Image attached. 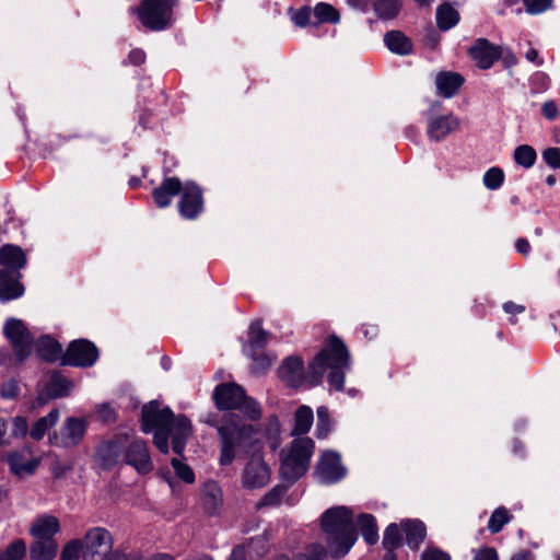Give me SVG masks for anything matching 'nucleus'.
Masks as SVG:
<instances>
[{"instance_id":"57","label":"nucleus","mask_w":560,"mask_h":560,"mask_svg":"<svg viewBox=\"0 0 560 560\" xmlns=\"http://www.w3.org/2000/svg\"><path fill=\"white\" fill-rule=\"evenodd\" d=\"M474 560H498V553L493 548H481L475 552Z\"/></svg>"},{"instance_id":"43","label":"nucleus","mask_w":560,"mask_h":560,"mask_svg":"<svg viewBox=\"0 0 560 560\" xmlns=\"http://www.w3.org/2000/svg\"><path fill=\"white\" fill-rule=\"evenodd\" d=\"M400 540L401 536L398 525L395 523L389 524L384 532L382 542L384 548L387 551H394V549L400 545Z\"/></svg>"},{"instance_id":"22","label":"nucleus","mask_w":560,"mask_h":560,"mask_svg":"<svg viewBox=\"0 0 560 560\" xmlns=\"http://www.w3.org/2000/svg\"><path fill=\"white\" fill-rule=\"evenodd\" d=\"M182 190V182L177 177H166L156 187L152 197L159 208H166L171 205L173 197L179 195Z\"/></svg>"},{"instance_id":"47","label":"nucleus","mask_w":560,"mask_h":560,"mask_svg":"<svg viewBox=\"0 0 560 560\" xmlns=\"http://www.w3.org/2000/svg\"><path fill=\"white\" fill-rule=\"evenodd\" d=\"M72 384L65 377L54 376L50 382V389L54 396L62 397L70 393Z\"/></svg>"},{"instance_id":"49","label":"nucleus","mask_w":560,"mask_h":560,"mask_svg":"<svg viewBox=\"0 0 560 560\" xmlns=\"http://www.w3.org/2000/svg\"><path fill=\"white\" fill-rule=\"evenodd\" d=\"M172 466L178 478H180L183 481L187 483H192L195 481V474L188 465L182 463L177 458H173Z\"/></svg>"},{"instance_id":"45","label":"nucleus","mask_w":560,"mask_h":560,"mask_svg":"<svg viewBox=\"0 0 560 560\" xmlns=\"http://www.w3.org/2000/svg\"><path fill=\"white\" fill-rule=\"evenodd\" d=\"M504 180V173L500 167H491L483 175V184L490 190L500 188Z\"/></svg>"},{"instance_id":"56","label":"nucleus","mask_w":560,"mask_h":560,"mask_svg":"<svg viewBox=\"0 0 560 560\" xmlns=\"http://www.w3.org/2000/svg\"><path fill=\"white\" fill-rule=\"evenodd\" d=\"M19 394V387L15 381H8L0 388L1 397L5 399H12L16 397Z\"/></svg>"},{"instance_id":"12","label":"nucleus","mask_w":560,"mask_h":560,"mask_svg":"<svg viewBox=\"0 0 560 560\" xmlns=\"http://www.w3.org/2000/svg\"><path fill=\"white\" fill-rule=\"evenodd\" d=\"M128 436L125 434L102 442L96 448V458L100 464L109 469L125 460Z\"/></svg>"},{"instance_id":"21","label":"nucleus","mask_w":560,"mask_h":560,"mask_svg":"<svg viewBox=\"0 0 560 560\" xmlns=\"http://www.w3.org/2000/svg\"><path fill=\"white\" fill-rule=\"evenodd\" d=\"M279 376L290 387H299L304 378V364L299 357H290L279 368Z\"/></svg>"},{"instance_id":"6","label":"nucleus","mask_w":560,"mask_h":560,"mask_svg":"<svg viewBox=\"0 0 560 560\" xmlns=\"http://www.w3.org/2000/svg\"><path fill=\"white\" fill-rule=\"evenodd\" d=\"M215 406L220 410L238 409L252 420L261 416L259 405L245 395L244 389L234 383H224L215 387L213 393Z\"/></svg>"},{"instance_id":"10","label":"nucleus","mask_w":560,"mask_h":560,"mask_svg":"<svg viewBox=\"0 0 560 560\" xmlns=\"http://www.w3.org/2000/svg\"><path fill=\"white\" fill-rule=\"evenodd\" d=\"M3 334L10 341L19 362H23L31 355L33 337L21 319H8L3 326Z\"/></svg>"},{"instance_id":"60","label":"nucleus","mask_w":560,"mask_h":560,"mask_svg":"<svg viewBox=\"0 0 560 560\" xmlns=\"http://www.w3.org/2000/svg\"><path fill=\"white\" fill-rule=\"evenodd\" d=\"M503 310L506 314H510L512 316L516 315V314H522L525 312V306L521 305V304H516L512 301H509V302H505L503 304Z\"/></svg>"},{"instance_id":"58","label":"nucleus","mask_w":560,"mask_h":560,"mask_svg":"<svg viewBox=\"0 0 560 560\" xmlns=\"http://www.w3.org/2000/svg\"><path fill=\"white\" fill-rule=\"evenodd\" d=\"M541 112L542 115L549 120H553L558 116L557 105L552 101L545 102L541 106Z\"/></svg>"},{"instance_id":"30","label":"nucleus","mask_w":560,"mask_h":560,"mask_svg":"<svg viewBox=\"0 0 560 560\" xmlns=\"http://www.w3.org/2000/svg\"><path fill=\"white\" fill-rule=\"evenodd\" d=\"M384 43L392 52L397 55L405 56L412 51L410 39L399 31L387 32L384 36Z\"/></svg>"},{"instance_id":"34","label":"nucleus","mask_w":560,"mask_h":560,"mask_svg":"<svg viewBox=\"0 0 560 560\" xmlns=\"http://www.w3.org/2000/svg\"><path fill=\"white\" fill-rule=\"evenodd\" d=\"M59 418V412L57 409L51 410L48 415L45 417L39 418L32 427L30 431V435L32 439L38 441L43 439L45 433L54 427Z\"/></svg>"},{"instance_id":"14","label":"nucleus","mask_w":560,"mask_h":560,"mask_svg":"<svg viewBox=\"0 0 560 560\" xmlns=\"http://www.w3.org/2000/svg\"><path fill=\"white\" fill-rule=\"evenodd\" d=\"M178 201L179 214L186 220H194L203 211L201 188L192 182L182 184Z\"/></svg>"},{"instance_id":"19","label":"nucleus","mask_w":560,"mask_h":560,"mask_svg":"<svg viewBox=\"0 0 560 560\" xmlns=\"http://www.w3.org/2000/svg\"><path fill=\"white\" fill-rule=\"evenodd\" d=\"M28 424L24 417L0 418V446H9L24 438Z\"/></svg>"},{"instance_id":"15","label":"nucleus","mask_w":560,"mask_h":560,"mask_svg":"<svg viewBox=\"0 0 560 560\" xmlns=\"http://www.w3.org/2000/svg\"><path fill=\"white\" fill-rule=\"evenodd\" d=\"M271 469L260 456H253L242 472V485L246 489H259L270 481Z\"/></svg>"},{"instance_id":"23","label":"nucleus","mask_w":560,"mask_h":560,"mask_svg":"<svg viewBox=\"0 0 560 560\" xmlns=\"http://www.w3.org/2000/svg\"><path fill=\"white\" fill-rule=\"evenodd\" d=\"M59 520L50 514L38 516L30 528V533L34 539H55L54 536L59 533Z\"/></svg>"},{"instance_id":"4","label":"nucleus","mask_w":560,"mask_h":560,"mask_svg":"<svg viewBox=\"0 0 560 560\" xmlns=\"http://www.w3.org/2000/svg\"><path fill=\"white\" fill-rule=\"evenodd\" d=\"M221 438L220 464L228 466L235 458L237 450H243L255 444L256 431L252 424H245L235 413L224 417L223 424L218 428Z\"/></svg>"},{"instance_id":"64","label":"nucleus","mask_w":560,"mask_h":560,"mask_svg":"<svg viewBox=\"0 0 560 560\" xmlns=\"http://www.w3.org/2000/svg\"><path fill=\"white\" fill-rule=\"evenodd\" d=\"M525 58L536 66H540L542 63V60L539 59L538 51L535 48H529L525 54Z\"/></svg>"},{"instance_id":"20","label":"nucleus","mask_w":560,"mask_h":560,"mask_svg":"<svg viewBox=\"0 0 560 560\" xmlns=\"http://www.w3.org/2000/svg\"><path fill=\"white\" fill-rule=\"evenodd\" d=\"M470 56L481 69H489L500 58L499 47L479 38L469 49Z\"/></svg>"},{"instance_id":"55","label":"nucleus","mask_w":560,"mask_h":560,"mask_svg":"<svg viewBox=\"0 0 560 560\" xmlns=\"http://www.w3.org/2000/svg\"><path fill=\"white\" fill-rule=\"evenodd\" d=\"M421 560H451V557L439 548L428 547L422 552Z\"/></svg>"},{"instance_id":"13","label":"nucleus","mask_w":560,"mask_h":560,"mask_svg":"<svg viewBox=\"0 0 560 560\" xmlns=\"http://www.w3.org/2000/svg\"><path fill=\"white\" fill-rule=\"evenodd\" d=\"M347 474L346 467L341 464L340 455L334 451L324 452L315 468L317 479L325 485L341 480Z\"/></svg>"},{"instance_id":"16","label":"nucleus","mask_w":560,"mask_h":560,"mask_svg":"<svg viewBox=\"0 0 560 560\" xmlns=\"http://www.w3.org/2000/svg\"><path fill=\"white\" fill-rule=\"evenodd\" d=\"M5 460L10 467V471L19 478L33 475L40 463L37 457L33 456L28 448L8 453Z\"/></svg>"},{"instance_id":"37","label":"nucleus","mask_w":560,"mask_h":560,"mask_svg":"<svg viewBox=\"0 0 560 560\" xmlns=\"http://www.w3.org/2000/svg\"><path fill=\"white\" fill-rule=\"evenodd\" d=\"M270 334L262 329L261 323L256 320L250 324L248 331V342L252 350L264 348L268 340Z\"/></svg>"},{"instance_id":"26","label":"nucleus","mask_w":560,"mask_h":560,"mask_svg":"<svg viewBox=\"0 0 560 560\" xmlns=\"http://www.w3.org/2000/svg\"><path fill=\"white\" fill-rule=\"evenodd\" d=\"M24 293V288L16 277L9 271L0 270V300L18 299Z\"/></svg>"},{"instance_id":"39","label":"nucleus","mask_w":560,"mask_h":560,"mask_svg":"<svg viewBox=\"0 0 560 560\" xmlns=\"http://www.w3.org/2000/svg\"><path fill=\"white\" fill-rule=\"evenodd\" d=\"M536 158V151L527 144L520 145L514 151V161L525 168L532 167L535 164Z\"/></svg>"},{"instance_id":"62","label":"nucleus","mask_w":560,"mask_h":560,"mask_svg":"<svg viewBox=\"0 0 560 560\" xmlns=\"http://www.w3.org/2000/svg\"><path fill=\"white\" fill-rule=\"evenodd\" d=\"M128 58H129L130 63L139 66L144 62L145 54L141 49H133L130 51Z\"/></svg>"},{"instance_id":"31","label":"nucleus","mask_w":560,"mask_h":560,"mask_svg":"<svg viewBox=\"0 0 560 560\" xmlns=\"http://www.w3.org/2000/svg\"><path fill=\"white\" fill-rule=\"evenodd\" d=\"M25 262V255L20 247L8 244L0 248V265L20 269Z\"/></svg>"},{"instance_id":"3","label":"nucleus","mask_w":560,"mask_h":560,"mask_svg":"<svg viewBox=\"0 0 560 560\" xmlns=\"http://www.w3.org/2000/svg\"><path fill=\"white\" fill-rule=\"evenodd\" d=\"M353 513L347 506H334L322 515V529L334 558L346 556L357 540Z\"/></svg>"},{"instance_id":"42","label":"nucleus","mask_w":560,"mask_h":560,"mask_svg":"<svg viewBox=\"0 0 560 560\" xmlns=\"http://www.w3.org/2000/svg\"><path fill=\"white\" fill-rule=\"evenodd\" d=\"M374 9L380 18L392 19L397 14L399 3L398 0H374Z\"/></svg>"},{"instance_id":"61","label":"nucleus","mask_w":560,"mask_h":560,"mask_svg":"<svg viewBox=\"0 0 560 560\" xmlns=\"http://www.w3.org/2000/svg\"><path fill=\"white\" fill-rule=\"evenodd\" d=\"M20 362L16 360V355L12 358L7 350L0 349V365H5L9 368L15 366Z\"/></svg>"},{"instance_id":"29","label":"nucleus","mask_w":560,"mask_h":560,"mask_svg":"<svg viewBox=\"0 0 560 560\" xmlns=\"http://www.w3.org/2000/svg\"><path fill=\"white\" fill-rule=\"evenodd\" d=\"M36 352L45 361L62 360V348L55 339L49 336H43L36 342Z\"/></svg>"},{"instance_id":"63","label":"nucleus","mask_w":560,"mask_h":560,"mask_svg":"<svg viewBox=\"0 0 560 560\" xmlns=\"http://www.w3.org/2000/svg\"><path fill=\"white\" fill-rule=\"evenodd\" d=\"M516 250L524 256L530 253V244L526 238H517L515 243Z\"/></svg>"},{"instance_id":"50","label":"nucleus","mask_w":560,"mask_h":560,"mask_svg":"<svg viewBox=\"0 0 560 560\" xmlns=\"http://www.w3.org/2000/svg\"><path fill=\"white\" fill-rule=\"evenodd\" d=\"M95 415L97 420L104 423H112L116 420V409L107 402L98 405Z\"/></svg>"},{"instance_id":"32","label":"nucleus","mask_w":560,"mask_h":560,"mask_svg":"<svg viewBox=\"0 0 560 560\" xmlns=\"http://www.w3.org/2000/svg\"><path fill=\"white\" fill-rule=\"evenodd\" d=\"M459 21L458 12L448 3L441 4L436 9V24L441 31L454 27Z\"/></svg>"},{"instance_id":"2","label":"nucleus","mask_w":560,"mask_h":560,"mask_svg":"<svg viewBox=\"0 0 560 560\" xmlns=\"http://www.w3.org/2000/svg\"><path fill=\"white\" fill-rule=\"evenodd\" d=\"M327 370L330 388L342 390L345 373L350 370V355L345 343L335 336L308 365L306 378L311 386L320 384Z\"/></svg>"},{"instance_id":"35","label":"nucleus","mask_w":560,"mask_h":560,"mask_svg":"<svg viewBox=\"0 0 560 560\" xmlns=\"http://www.w3.org/2000/svg\"><path fill=\"white\" fill-rule=\"evenodd\" d=\"M313 419V410L307 406H301L295 412L292 434L301 435L307 433L312 427Z\"/></svg>"},{"instance_id":"9","label":"nucleus","mask_w":560,"mask_h":560,"mask_svg":"<svg viewBox=\"0 0 560 560\" xmlns=\"http://www.w3.org/2000/svg\"><path fill=\"white\" fill-rule=\"evenodd\" d=\"M83 560H107L113 553L110 533L103 527L91 528L81 540Z\"/></svg>"},{"instance_id":"17","label":"nucleus","mask_w":560,"mask_h":560,"mask_svg":"<svg viewBox=\"0 0 560 560\" xmlns=\"http://www.w3.org/2000/svg\"><path fill=\"white\" fill-rule=\"evenodd\" d=\"M126 464L132 466L139 474L145 475L153 469V463L150 458L148 446L141 440H133L127 443Z\"/></svg>"},{"instance_id":"46","label":"nucleus","mask_w":560,"mask_h":560,"mask_svg":"<svg viewBox=\"0 0 560 560\" xmlns=\"http://www.w3.org/2000/svg\"><path fill=\"white\" fill-rule=\"evenodd\" d=\"M83 557V547L80 539L69 541L62 549L60 560H79Z\"/></svg>"},{"instance_id":"44","label":"nucleus","mask_w":560,"mask_h":560,"mask_svg":"<svg viewBox=\"0 0 560 560\" xmlns=\"http://www.w3.org/2000/svg\"><path fill=\"white\" fill-rule=\"evenodd\" d=\"M331 429L328 408L322 406L317 409L316 436L325 439Z\"/></svg>"},{"instance_id":"8","label":"nucleus","mask_w":560,"mask_h":560,"mask_svg":"<svg viewBox=\"0 0 560 560\" xmlns=\"http://www.w3.org/2000/svg\"><path fill=\"white\" fill-rule=\"evenodd\" d=\"M441 109L442 104L434 102L425 113L427 136L434 142L443 141L460 127V119L456 115L451 112L442 114Z\"/></svg>"},{"instance_id":"33","label":"nucleus","mask_w":560,"mask_h":560,"mask_svg":"<svg viewBox=\"0 0 560 560\" xmlns=\"http://www.w3.org/2000/svg\"><path fill=\"white\" fill-rule=\"evenodd\" d=\"M358 525L361 529L364 540L369 545H374L378 540V529L376 520L371 514H361L358 517Z\"/></svg>"},{"instance_id":"7","label":"nucleus","mask_w":560,"mask_h":560,"mask_svg":"<svg viewBox=\"0 0 560 560\" xmlns=\"http://www.w3.org/2000/svg\"><path fill=\"white\" fill-rule=\"evenodd\" d=\"M178 0H143L132 9L143 26L151 31H163L173 23V9Z\"/></svg>"},{"instance_id":"11","label":"nucleus","mask_w":560,"mask_h":560,"mask_svg":"<svg viewBox=\"0 0 560 560\" xmlns=\"http://www.w3.org/2000/svg\"><path fill=\"white\" fill-rule=\"evenodd\" d=\"M98 359L95 345L86 339L72 341L62 357V364L89 368Z\"/></svg>"},{"instance_id":"1","label":"nucleus","mask_w":560,"mask_h":560,"mask_svg":"<svg viewBox=\"0 0 560 560\" xmlns=\"http://www.w3.org/2000/svg\"><path fill=\"white\" fill-rule=\"evenodd\" d=\"M141 428L145 433L155 430L154 444L164 454L168 452L170 435L173 451L180 455L191 433L188 418L179 416L174 419L172 410L167 407L161 408L158 401H150L142 407Z\"/></svg>"},{"instance_id":"5","label":"nucleus","mask_w":560,"mask_h":560,"mask_svg":"<svg viewBox=\"0 0 560 560\" xmlns=\"http://www.w3.org/2000/svg\"><path fill=\"white\" fill-rule=\"evenodd\" d=\"M314 451V442L310 438L294 440L287 450L281 452V477L294 482L307 470Z\"/></svg>"},{"instance_id":"27","label":"nucleus","mask_w":560,"mask_h":560,"mask_svg":"<svg viewBox=\"0 0 560 560\" xmlns=\"http://www.w3.org/2000/svg\"><path fill=\"white\" fill-rule=\"evenodd\" d=\"M202 504L209 514H215L222 505V490L215 481H208L202 487Z\"/></svg>"},{"instance_id":"24","label":"nucleus","mask_w":560,"mask_h":560,"mask_svg":"<svg viewBox=\"0 0 560 560\" xmlns=\"http://www.w3.org/2000/svg\"><path fill=\"white\" fill-rule=\"evenodd\" d=\"M464 83V78L455 72H440L435 78L439 94L450 98L454 96Z\"/></svg>"},{"instance_id":"38","label":"nucleus","mask_w":560,"mask_h":560,"mask_svg":"<svg viewBox=\"0 0 560 560\" xmlns=\"http://www.w3.org/2000/svg\"><path fill=\"white\" fill-rule=\"evenodd\" d=\"M26 555V545L22 539H15L0 550V560H22Z\"/></svg>"},{"instance_id":"54","label":"nucleus","mask_w":560,"mask_h":560,"mask_svg":"<svg viewBox=\"0 0 560 560\" xmlns=\"http://www.w3.org/2000/svg\"><path fill=\"white\" fill-rule=\"evenodd\" d=\"M252 357H253V361H254L253 370L255 372H262V371L269 369L275 361V357H272L270 354L255 355L253 353Z\"/></svg>"},{"instance_id":"25","label":"nucleus","mask_w":560,"mask_h":560,"mask_svg":"<svg viewBox=\"0 0 560 560\" xmlns=\"http://www.w3.org/2000/svg\"><path fill=\"white\" fill-rule=\"evenodd\" d=\"M400 525L406 534L407 545L417 550L425 538V525L419 520H405L401 521Z\"/></svg>"},{"instance_id":"53","label":"nucleus","mask_w":560,"mask_h":560,"mask_svg":"<svg viewBox=\"0 0 560 560\" xmlns=\"http://www.w3.org/2000/svg\"><path fill=\"white\" fill-rule=\"evenodd\" d=\"M542 160L545 163L553 168H560V149L559 148H548L542 151Z\"/></svg>"},{"instance_id":"59","label":"nucleus","mask_w":560,"mask_h":560,"mask_svg":"<svg viewBox=\"0 0 560 560\" xmlns=\"http://www.w3.org/2000/svg\"><path fill=\"white\" fill-rule=\"evenodd\" d=\"M247 559V546L242 544L237 545L232 549L228 560H246Z\"/></svg>"},{"instance_id":"28","label":"nucleus","mask_w":560,"mask_h":560,"mask_svg":"<svg viewBox=\"0 0 560 560\" xmlns=\"http://www.w3.org/2000/svg\"><path fill=\"white\" fill-rule=\"evenodd\" d=\"M58 551L56 539H35L30 548L32 560H52Z\"/></svg>"},{"instance_id":"40","label":"nucleus","mask_w":560,"mask_h":560,"mask_svg":"<svg viewBox=\"0 0 560 560\" xmlns=\"http://www.w3.org/2000/svg\"><path fill=\"white\" fill-rule=\"evenodd\" d=\"M287 492V488L284 486H276L270 491H268L259 502H257L256 508L261 509L265 506H278L282 502V498Z\"/></svg>"},{"instance_id":"36","label":"nucleus","mask_w":560,"mask_h":560,"mask_svg":"<svg viewBox=\"0 0 560 560\" xmlns=\"http://www.w3.org/2000/svg\"><path fill=\"white\" fill-rule=\"evenodd\" d=\"M315 24L331 23L337 24L340 21V14L337 9L326 2H318L314 9Z\"/></svg>"},{"instance_id":"51","label":"nucleus","mask_w":560,"mask_h":560,"mask_svg":"<svg viewBox=\"0 0 560 560\" xmlns=\"http://www.w3.org/2000/svg\"><path fill=\"white\" fill-rule=\"evenodd\" d=\"M312 16H314V11L310 7H303L293 14L292 20L298 26L303 27L315 24V21H312Z\"/></svg>"},{"instance_id":"52","label":"nucleus","mask_w":560,"mask_h":560,"mask_svg":"<svg viewBox=\"0 0 560 560\" xmlns=\"http://www.w3.org/2000/svg\"><path fill=\"white\" fill-rule=\"evenodd\" d=\"M526 11L530 14H539L551 7V0H523Z\"/></svg>"},{"instance_id":"18","label":"nucleus","mask_w":560,"mask_h":560,"mask_svg":"<svg viewBox=\"0 0 560 560\" xmlns=\"http://www.w3.org/2000/svg\"><path fill=\"white\" fill-rule=\"evenodd\" d=\"M88 429V421L84 418L69 417L61 428V436L54 442L58 446L73 447L80 444Z\"/></svg>"},{"instance_id":"41","label":"nucleus","mask_w":560,"mask_h":560,"mask_svg":"<svg viewBox=\"0 0 560 560\" xmlns=\"http://www.w3.org/2000/svg\"><path fill=\"white\" fill-rule=\"evenodd\" d=\"M510 521L511 515L508 510L505 508H498L489 518L488 529L493 534L499 533Z\"/></svg>"},{"instance_id":"48","label":"nucleus","mask_w":560,"mask_h":560,"mask_svg":"<svg viewBox=\"0 0 560 560\" xmlns=\"http://www.w3.org/2000/svg\"><path fill=\"white\" fill-rule=\"evenodd\" d=\"M294 560H326V551L319 544L307 547L305 553L298 555Z\"/></svg>"}]
</instances>
